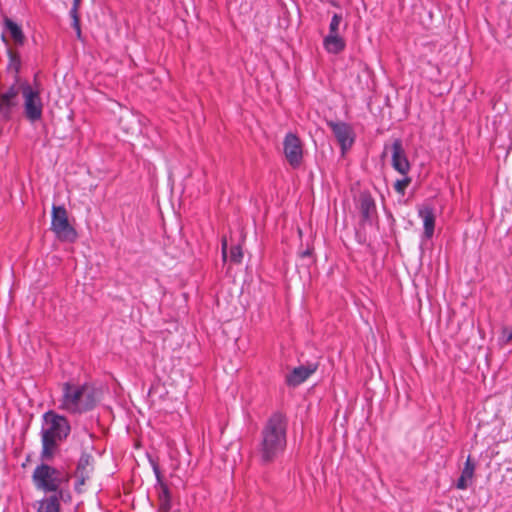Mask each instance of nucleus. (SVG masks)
I'll return each instance as SVG.
<instances>
[{"instance_id":"obj_23","label":"nucleus","mask_w":512,"mask_h":512,"mask_svg":"<svg viewBox=\"0 0 512 512\" xmlns=\"http://www.w3.org/2000/svg\"><path fill=\"white\" fill-rule=\"evenodd\" d=\"M342 22V15L335 13L329 25V34H339V25Z\"/></svg>"},{"instance_id":"obj_29","label":"nucleus","mask_w":512,"mask_h":512,"mask_svg":"<svg viewBox=\"0 0 512 512\" xmlns=\"http://www.w3.org/2000/svg\"><path fill=\"white\" fill-rule=\"evenodd\" d=\"M83 287H84V289H83L84 293H86V294H88V295H92V292H93V291H92V290H93V286H92L91 284H87V283H85V284L83 285Z\"/></svg>"},{"instance_id":"obj_12","label":"nucleus","mask_w":512,"mask_h":512,"mask_svg":"<svg viewBox=\"0 0 512 512\" xmlns=\"http://www.w3.org/2000/svg\"><path fill=\"white\" fill-rule=\"evenodd\" d=\"M327 125L332 130L343 152L352 147L354 132L348 123L328 121Z\"/></svg>"},{"instance_id":"obj_19","label":"nucleus","mask_w":512,"mask_h":512,"mask_svg":"<svg viewBox=\"0 0 512 512\" xmlns=\"http://www.w3.org/2000/svg\"><path fill=\"white\" fill-rule=\"evenodd\" d=\"M63 497V491L45 498L38 509V512H60L59 500Z\"/></svg>"},{"instance_id":"obj_15","label":"nucleus","mask_w":512,"mask_h":512,"mask_svg":"<svg viewBox=\"0 0 512 512\" xmlns=\"http://www.w3.org/2000/svg\"><path fill=\"white\" fill-rule=\"evenodd\" d=\"M3 24L5 30L9 32L15 45L23 46L25 44L26 37L24 35L22 27L8 17H4Z\"/></svg>"},{"instance_id":"obj_28","label":"nucleus","mask_w":512,"mask_h":512,"mask_svg":"<svg viewBox=\"0 0 512 512\" xmlns=\"http://www.w3.org/2000/svg\"><path fill=\"white\" fill-rule=\"evenodd\" d=\"M503 337L505 338L506 342H509L510 340H512V330L509 331L508 329H504Z\"/></svg>"},{"instance_id":"obj_24","label":"nucleus","mask_w":512,"mask_h":512,"mask_svg":"<svg viewBox=\"0 0 512 512\" xmlns=\"http://www.w3.org/2000/svg\"><path fill=\"white\" fill-rule=\"evenodd\" d=\"M474 470H475V464L474 462L471 460V457L468 456L465 464H464V468L461 472V475L465 476V477H469L470 479H472L473 475H474Z\"/></svg>"},{"instance_id":"obj_20","label":"nucleus","mask_w":512,"mask_h":512,"mask_svg":"<svg viewBox=\"0 0 512 512\" xmlns=\"http://www.w3.org/2000/svg\"><path fill=\"white\" fill-rule=\"evenodd\" d=\"M81 0H73V6L69 12L70 17L72 19V27L77 32L78 36H80L81 28L80 21L78 16V7L80 5Z\"/></svg>"},{"instance_id":"obj_17","label":"nucleus","mask_w":512,"mask_h":512,"mask_svg":"<svg viewBox=\"0 0 512 512\" xmlns=\"http://www.w3.org/2000/svg\"><path fill=\"white\" fill-rule=\"evenodd\" d=\"M324 48L333 54H338L345 49L346 43L339 34H328L323 40Z\"/></svg>"},{"instance_id":"obj_3","label":"nucleus","mask_w":512,"mask_h":512,"mask_svg":"<svg viewBox=\"0 0 512 512\" xmlns=\"http://www.w3.org/2000/svg\"><path fill=\"white\" fill-rule=\"evenodd\" d=\"M62 407L73 413H81L94 407V398L86 387L65 383Z\"/></svg>"},{"instance_id":"obj_1","label":"nucleus","mask_w":512,"mask_h":512,"mask_svg":"<svg viewBox=\"0 0 512 512\" xmlns=\"http://www.w3.org/2000/svg\"><path fill=\"white\" fill-rule=\"evenodd\" d=\"M288 418L280 411L273 412L263 424L255 452L259 464L275 463L287 447Z\"/></svg>"},{"instance_id":"obj_9","label":"nucleus","mask_w":512,"mask_h":512,"mask_svg":"<svg viewBox=\"0 0 512 512\" xmlns=\"http://www.w3.org/2000/svg\"><path fill=\"white\" fill-rule=\"evenodd\" d=\"M94 471V458L89 453H82L78 463L76 470L73 474V477L75 478V490L78 493H82L85 491V484L86 481L91 480V475Z\"/></svg>"},{"instance_id":"obj_27","label":"nucleus","mask_w":512,"mask_h":512,"mask_svg":"<svg viewBox=\"0 0 512 512\" xmlns=\"http://www.w3.org/2000/svg\"><path fill=\"white\" fill-rule=\"evenodd\" d=\"M312 248H306L305 250L301 251L299 253L300 257L302 258H305V257H311L312 256Z\"/></svg>"},{"instance_id":"obj_25","label":"nucleus","mask_w":512,"mask_h":512,"mask_svg":"<svg viewBox=\"0 0 512 512\" xmlns=\"http://www.w3.org/2000/svg\"><path fill=\"white\" fill-rule=\"evenodd\" d=\"M471 480L469 477H465L460 475L456 482V488L460 490H465L468 487V481Z\"/></svg>"},{"instance_id":"obj_26","label":"nucleus","mask_w":512,"mask_h":512,"mask_svg":"<svg viewBox=\"0 0 512 512\" xmlns=\"http://www.w3.org/2000/svg\"><path fill=\"white\" fill-rule=\"evenodd\" d=\"M221 250H222V258L224 261H226V259H227V241H226V239L222 240Z\"/></svg>"},{"instance_id":"obj_30","label":"nucleus","mask_w":512,"mask_h":512,"mask_svg":"<svg viewBox=\"0 0 512 512\" xmlns=\"http://www.w3.org/2000/svg\"><path fill=\"white\" fill-rule=\"evenodd\" d=\"M2 40H3L6 44H8V41H7V39H6V37H5V35H4V34H2Z\"/></svg>"},{"instance_id":"obj_4","label":"nucleus","mask_w":512,"mask_h":512,"mask_svg":"<svg viewBox=\"0 0 512 512\" xmlns=\"http://www.w3.org/2000/svg\"><path fill=\"white\" fill-rule=\"evenodd\" d=\"M21 93L23 96V114L30 123H36L42 119L43 103L40 96V90L32 87L28 82L21 83Z\"/></svg>"},{"instance_id":"obj_21","label":"nucleus","mask_w":512,"mask_h":512,"mask_svg":"<svg viewBox=\"0 0 512 512\" xmlns=\"http://www.w3.org/2000/svg\"><path fill=\"white\" fill-rule=\"evenodd\" d=\"M412 179L407 176V175H404V178L402 179H398L395 183H394V189L395 191L404 196L405 195V191H406V188L410 185Z\"/></svg>"},{"instance_id":"obj_6","label":"nucleus","mask_w":512,"mask_h":512,"mask_svg":"<svg viewBox=\"0 0 512 512\" xmlns=\"http://www.w3.org/2000/svg\"><path fill=\"white\" fill-rule=\"evenodd\" d=\"M51 218V230L59 240L73 242L76 239V230L70 224L64 206L53 205Z\"/></svg>"},{"instance_id":"obj_22","label":"nucleus","mask_w":512,"mask_h":512,"mask_svg":"<svg viewBox=\"0 0 512 512\" xmlns=\"http://www.w3.org/2000/svg\"><path fill=\"white\" fill-rule=\"evenodd\" d=\"M243 258L242 249L239 245L232 246L230 249V261L233 263H241Z\"/></svg>"},{"instance_id":"obj_2","label":"nucleus","mask_w":512,"mask_h":512,"mask_svg":"<svg viewBox=\"0 0 512 512\" xmlns=\"http://www.w3.org/2000/svg\"><path fill=\"white\" fill-rule=\"evenodd\" d=\"M70 433V425L64 416L54 411H48L43 415L42 451L41 459L50 461L53 459L59 444L67 438Z\"/></svg>"},{"instance_id":"obj_13","label":"nucleus","mask_w":512,"mask_h":512,"mask_svg":"<svg viewBox=\"0 0 512 512\" xmlns=\"http://www.w3.org/2000/svg\"><path fill=\"white\" fill-rule=\"evenodd\" d=\"M392 167L402 175H407L411 169L410 162L403 148L402 140L397 138L393 141L391 147Z\"/></svg>"},{"instance_id":"obj_8","label":"nucleus","mask_w":512,"mask_h":512,"mask_svg":"<svg viewBox=\"0 0 512 512\" xmlns=\"http://www.w3.org/2000/svg\"><path fill=\"white\" fill-rule=\"evenodd\" d=\"M283 152L289 165L296 169L303 161V144L301 139L292 132L285 135L283 140Z\"/></svg>"},{"instance_id":"obj_16","label":"nucleus","mask_w":512,"mask_h":512,"mask_svg":"<svg viewBox=\"0 0 512 512\" xmlns=\"http://www.w3.org/2000/svg\"><path fill=\"white\" fill-rule=\"evenodd\" d=\"M419 216L423 219L424 238H432L435 229V215L433 209L431 207H424L419 210Z\"/></svg>"},{"instance_id":"obj_14","label":"nucleus","mask_w":512,"mask_h":512,"mask_svg":"<svg viewBox=\"0 0 512 512\" xmlns=\"http://www.w3.org/2000/svg\"><path fill=\"white\" fill-rule=\"evenodd\" d=\"M317 369L316 364L301 365L295 367L292 372L286 376V383L289 386L296 387L309 378Z\"/></svg>"},{"instance_id":"obj_10","label":"nucleus","mask_w":512,"mask_h":512,"mask_svg":"<svg viewBox=\"0 0 512 512\" xmlns=\"http://www.w3.org/2000/svg\"><path fill=\"white\" fill-rule=\"evenodd\" d=\"M21 83L14 82L6 91L0 93V116L4 120H10L13 110L19 104Z\"/></svg>"},{"instance_id":"obj_7","label":"nucleus","mask_w":512,"mask_h":512,"mask_svg":"<svg viewBox=\"0 0 512 512\" xmlns=\"http://www.w3.org/2000/svg\"><path fill=\"white\" fill-rule=\"evenodd\" d=\"M149 462L152 466L153 472L156 477L155 489L157 490L158 497V511L170 512L172 509L171 492L168 485L164 482L163 476L160 471L158 462L149 457Z\"/></svg>"},{"instance_id":"obj_5","label":"nucleus","mask_w":512,"mask_h":512,"mask_svg":"<svg viewBox=\"0 0 512 512\" xmlns=\"http://www.w3.org/2000/svg\"><path fill=\"white\" fill-rule=\"evenodd\" d=\"M33 482L38 489L46 492L59 493V488L63 480L60 470L42 463L38 465L32 475Z\"/></svg>"},{"instance_id":"obj_11","label":"nucleus","mask_w":512,"mask_h":512,"mask_svg":"<svg viewBox=\"0 0 512 512\" xmlns=\"http://www.w3.org/2000/svg\"><path fill=\"white\" fill-rule=\"evenodd\" d=\"M356 208L360 212L361 222L371 224L377 216L375 199L369 191H361L356 199Z\"/></svg>"},{"instance_id":"obj_18","label":"nucleus","mask_w":512,"mask_h":512,"mask_svg":"<svg viewBox=\"0 0 512 512\" xmlns=\"http://www.w3.org/2000/svg\"><path fill=\"white\" fill-rule=\"evenodd\" d=\"M7 55L9 58L7 69L9 71H13L15 73V75H14L15 81L14 82L21 83L20 77H19V73L21 70V64H22L20 54L17 51H15L11 48H8Z\"/></svg>"}]
</instances>
